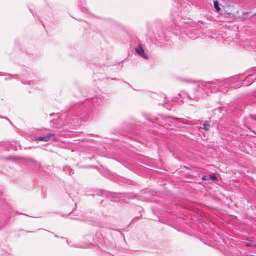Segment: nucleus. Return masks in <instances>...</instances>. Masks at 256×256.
I'll return each mask as SVG.
<instances>
[{
	"label": "nucleus",
	"instance_id": "4",
	"mask_svg": "<svg viewBox=\"0 0 256 256\" xmlns=\"http://www.w3.org/2000/svg\"><path fill=\"white\" fill-rule=\"evenodd\" d=\"M214 8L216 9L217 12H220V8L218 6V3L217 1L214 2Z\"/></svg>",
	"mask_w": 256,
	"mask_h": 256
},
{
	"label": "nucleus",
	"instance_id": "1",
	"mask_svg": "<svg viewBox=\"0 0 256 256\" xmlns=\"http://www.w3.org/2000/svg\"><path fill=\"white\" fill-rule=\"evenodd\" d=\"M55 134H48L46 136H40L36 138V140L40 142H48L51 140H53L54 138Z\"/></svg>",
	"mask_w": 256,
	"mask_h": 256
},
{
	"label": "nucleus",
	"instance_id": "3",
	"mask_svg": "<svg viewBox=\"0 0 256 256\" xmlns=\"http://www.w3.org/2000/svg\"><path fill=\"white\" fill-rule=\"evenodd\" d=\"M202 126H203L202 128H202L206 131H208L210 128V124L209 122H204Z\"/></svg>",
	"mask_w": 256,
	"mask_h": 256
},
{
	"label": "nucleus",
	"instance_id": "5",
	"mask_svg": "<svg viewBox=\"0 0 256 256\" xmlns=\"http://www.w3.org/2000/svg\"><path fill=\"white\" fill-rule=\"evenodd\" d=\"M210 178L214 180H217V178H216V176L214 175V174H212L210 176Z\"/></svg>",
	"mask_w": 256,
	"mask_h": 256
},
{
	"label": "nucleus",
	"instance_id": "2",
	"mask_svg": "<svg viewBox=\"0 0 256 256\" xmlns=\"http://www.w3.org/2000/svg\"><path fill=\"white\" fill-rule=\"evenodd\" d=\"M136 52L142 57L146 59L148 58V57L146 56V54H145L144 49L141 46H139L138 48H136Z\"/></svg>",
	"mask_w": 256,
	"mask_h": 256
}]
</instances>
